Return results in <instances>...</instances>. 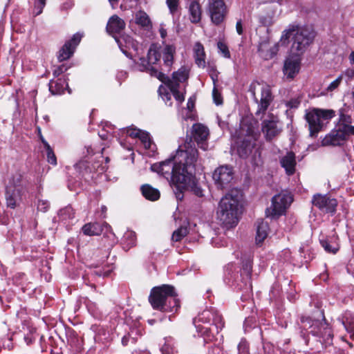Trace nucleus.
Listing matches in <instances>:
<instances>
[{"instance_id": "1", "label": "nucleus", "mask_w": 354, "mask_h": 354, "mask_svg": "<svg viewBox=\"0 0 354 354\" xmlns=\"http://www.w3.org/2000/svg\"><path fill=\"white\" fill-rule=\"evenodd\" d=\"M198 161V151L194 144L186 142L180 146L175 156L165 161L151 165L153 171L157 172L165 178H170L176 186L181 181L188 170V165Z\"/></svg>"}, {"instance_id": "2", "label": "nucleus", "mask_w": 354, "mask_h": 354, "mask_svg": "<svg viewBox=\"0 0 354 354\" xmlns=\"http://www.w3.org/2000/svg\"><path fill=\"white\" fill-rule=\"evenodd\" d=\"M160 60V54L154 47H151L147 53V58H140L138 63L140 71H146L151 75L158 77L170 90L176 100L181 103L185 100V96L179 91L180 83L185 82L189 77V69L185 66L180 67L177 71L173 73L171 78L166 76L160 71L158 62Z\"/></svg>"}, {"instance_id": "3", "label": "nucleus", "mask_w": 354, "mask_h": 354, "mask_svg": "<svg viewBox=\"0 0 354 354\" xmlns=\"http://www.w3.org/2000/svg\"><path fill=\"white\" fill-rule=\"evenodd\" d=\"M242 194L239 190H232L222 198L217 210V218L227 229L235 227L239 223Z\"/></svg>"}, {"instance_id": "4", "label": "nucleus", "mask_w": 354, "mask_h": 354, "mask_svg": "<svg viewBox=\"0 0 354 354\" xmlns=\"http://www.w3.org/2000/svg\"><path fill=\"white\" fill-rule=\"evenodd\" d=\"M149 301L153 309L162 312H176L180 306L175 289L169 285L153 288Z\"/></svg>"}, {"instance_id": "5", "label": "nucleus", "mask_w": 354, "mask_h": 354, "mask_svg": "<svg viewBox=\"0 0 354 354\" xmlns=\"http://www.w3.org/2000/svg\"><path fill=\"white\" fill-rule=\"evenodd\" d=\"M292 37L293 43L291 46V54L301 55L314 38V33L307 28H301L290 25L283 31L281 40H286Z\"/></svg>"}, {"instance_id": "6", "label": "nucleus", "mask_w": 354, "mask_h": 354, "mask_svg": "<svg viewBox=\"0 0 354 354\" xmlns=\"http://www.w3.org/2000/svg\"><path fill=\"white\" fill-rule=\"evenodd\" d=\"M257 136L252 123L243 120L241 123L239 136L236 142L237 153L240 157L246 158L252 153Z\"/></svg>"}, {"instance_id": "7", "label": "nucleus", "mask_w": 354, "mask_h": 354, "mask_svg": "<svg viewBox=\"0 0 354 354\" xmlns=\"http://www.w3.org/2000/svg\"><path fill=\"white\" fill-rule=\"evenodd\" d=\"M335 116V111L332 109H314L306 114V120L308 123L310 136L315 137L324 126V122Z\"/></svg>"}, {"instance_id": "8", "label": "nucleus", "mask_w": 354, "mask_h": 354, "mask_svg": "<svg viewBox=\"0 0 354 354\" xmlns=\"http://www.w3.org/2000/svg\"><path fill=\"white\" fill-rule=\"evenodd\" d=\"M302 327L306 329H310V333L313 335L319 336L325 340L331 339L333 333L328 324L323 319L322 321L313 320L309 317H303L301 319Z\"/></svg>"}, {"instance_id": "9", "label": "nucleus", "mask_w": 354, "mask_h": 354, "mask_svg": "<svg viewBox=\"0 0 354 354\" xmlns=\"http://www.w3.org/2000/svg\"><path fill=\"white\" fill-rule=\"evenodd\" d=\"M201 164L198 160L197 162H194V164L188 165V170L185 175L182 178L181 181L176 186L178 189L180 190H191L194 192V194L198 196H203V190L198 186L196 178L194 176L195 171L197 168L200 167Z\"/></svg>"}, {"instance_id": "10", "label": "nucleus", "mask_w": 354, "mask_h": 354, "mask_svg": "<svg viewBox=\"0 0 354 354\" xmlns=\"http://www.w3.org/2000/svg\"><path fill=\"white\" fill-rule=\"evenodd\" d=\"M292 202V196L288 193H280L272 198V204L266 210L267 217H275L282 215Z\"/></svg>"}, {"instance_id": "11", "label": "nucleus", "mask_w": 354, "mask_h": 354, "mask_svg": "<svg viewBox=\"0 0 354 354\" xmlns=\"http://www.w3.org/2000/svg\"><path fill=\"white\" fill-rule=\"evenodd\" d=\"M207 12L211 22L218 26L225 21L228 14V8L224 0H209L207 5Z\"/></svg>"}, {"instance_id": "12", "label": "nucleus", "mask_w": 354, "mask_h": 354, "mask_svg": "<svg viewBox=\"0 0 354 354\" xmlns=\"http://www.w3.org/2000/svg\"><path fill=\"white\" fill-rule=\"evenodd\" d=\"M232 167L229 165H222L216 168L213 173V179L218 189H225L230 186L233 179Z\"/></svg>"}, {"instance_id": "13", "label": "nucleus", "mask_w": 354, "mask_h": 354, "mask_svg": "<svg viewBox=\"0 0 354 354\" xmlns=\"http://www.w3.org/2000/svg\"><path fill=\"white\" fill-rule=\"evenodd\" d=\"M348 137L344 127H339L332 130L322 141V146H342L347 141Z\"/></svg>"}, {"instance_id": "14", "label": "nucleus", "mask_w": 354, "mask_h": 354, "mask_svg": "<svg viewBox=\"0 0 354 354\" xmlns=\"http://www.w3.org/2000/svg\"><path fill=\"white\" fill-rule=\"evenodd\" d=\"M121 51L128 57L133 59L138 54L139 49L138 44L129 35H122L115 37Z\"/></svg>"}, {"instance_id": "15", "label": "nucleus", "mask_w": 354, "mask_h": 354, "mask_svg": "<svg viewBox=\"0 0 354 354\" xmlns=\"http://www.w3.org/2000/svg\"><path fill=\"white\" fill-rule=\"evenodd\" d=\"M212 319H213L214 324L217 330L218 329H221L223 327L224 323L221 315H214L210 311L205 310L198 315V318L194 319V324H195L197 330L203 335L207 333L208 332V328L201 327V326L197 325L196 323L197 321L203 323L209 322Z\"/></svg>"}, {"instance_id": "16", "label": "nucleus", "mask_w": 354, "mask_h": 354, "mask_svg": "<svg viewBox=\"0 0 354 354\" xmlns=\"http://www.w3.org/2000/svg\"><path fill=\"white\" fill-rule=\"evenodd\" d=\"M279 121L277 116L270 113L268 118L262 122L261 130L267 140H271L278 136L281 131V127L279 126Z\"/></svg>"}, {"instance_id": "17", "label": "nucleus", "mask_w": 354, "mask_h": 354, "mask_svg": "<svg viewBox=\"0 0 354 354\" xmlns=\"http://www.w3.org/2000/svg\"><path fill=\"white\" fill-rule=\"evenodd\" d=\"M301 67L299 55L292 54L284 62L283 72L286 78L292 80L299 73Z\"/></svg>"}, {"instance_id": "18", "label": "nucleus", "mask_w": 354, "mask_h": 354, "mask_svg": "<svg viewBox=\"0 0 354 354\" xmlns=\"http://www.w3.org/2000/svg\"><path fill=\"white\" fill-rule=\"evenodd\" d=\"M255 101L257 104V110L256 111V115L262 116L265 114L268 106L273 100L271 89L269 86L265 85L261 87V97L258 100L254 97Z\"/></svg>"}, {"instance_id": "19", "label": "nucleus", "mask_w": 354, "mask_h": 354, "mask_svg": "<svg viewBox=\"0 0 354 354\" xmlns=\"http://www.w3.org/2000/svg\"><path fill=\"white\" fill-rule=\"evenodd\" d=\"M209 129L202 124H194L192 126V136L201 149L205 151L208 148L207 142L209 137Z\"/></svg>"}, {"instance_id": "20", "label": "nucleus", "mask_w": 354, "mask_h": 354, "mask_svg": "<svg viewBox=\"0 0 354 354\" xmlns=\"http://www.w3.org/2000/svg\"><path fill=\"white\" fill-rule=\"evenodd\" d=\"M313 203L319 209L326 213H333L335 211L337 204L335 198H331L326 195L321 194L314 196Z\"/></svg>"}, {"instance_id": "21", "label": "nucleus", "mask_w": 354, "mask_h": 354, "mask_svg": "<svg viewBox=\"0 0 354 354\" xmlns=\"http://www.w3.org/2000/svg\"><path fill=\"white\" fill-rule=\"evenodd\" d=\"M82 35L75 34L72 39L65 43L64 46L59 50L58 59L62 62L71 57L73 54L76 46L79 44L82 39Z\"/></svg>"}, {"instance_id": "22", "label": "nucleus", "mask_w": 354, "mask_h": 354, "mask_svg": "<svg viewBox=\"0 0 354 354\" xmlns=\"http://www.w3.org/2000/svg\"><path fill=\"white\" fill-rule=\"evenodd\" d=\"M176 48L173 45H166L162 50L160 57L162 58V64L160 65V71H169L174 63V56Z\"/></svg>"}, {"instance_id": "23", "label": "nucleus", "mask_w": 354, "mask_h": 354, "mask_svg": "<svg viewBox=\"0 0 354 354\" xmlns=\"http://www.w3.org/2000/svg\"><path fill=\"white\" fill-rule=\"evenodd\" d=\"M125 26L124 21L115 15L109 19L106 25V31L113 37H116L115 35L120 34L125 28Z\"/></svg>"}, {"instance_id": "24", "label": "nucleus", "mask_w": 354, "mask_h": 354, "mask_svg": "<svg viewBox=\"0 0 354 354\" xmlns=\"http://www.w3.org/2000/svg\"><path fill=\"white\" fill-rule=\"evenodd\" d=\"M21 191L12 189V187H6V201L8 207L15 208L21 201Z\"/></svg>"}, {"instance_id": "25", "label": "nucleus", "mask_w": 354, "mask_h": 354, "mask_svg": "<svg viewBox=\"0 0 354 354\" xmlns=\"http://www.w3.org/2000/svg\"><path fill=\"white\" fill-rule=\"evenodd\" d=\"M281 165L284 168L288 175H292L295 171L296 160L293 152H288L280 160Z\"/></svg>"}, {"instance_id": "26", "label": "nucleus", "mask_w": 354, "mask_h": 354, "mask_svg": "<svg viewBox=\"0 0 354 354\" xmlns=\"http://www.w3.org/2000/svg\"><path fill=\"white\" fill-rule=\"evenodd\" d=\"M26 185V181L24 176L19 172H16L9 178L6 187H12V189L23 192Z\"/></svg>"}, {"instance_id": "27", "label": "nucleus", "mask_w": 354, "mask_h": 354, "mask_svg": "<svg viewBox=\"0 0 354 354\" xmlns=\"http://www.w3.org/2000/svg\"><path fill=\"white\" fill-rule=\"evenodd\" d=\"M189 20L193 24L199 23L201 20L202 10L200 3L193 0L189 5Z\"/></svg>"}, {"instance_id": "28", "label": "nucleus", "mask_w": 354, "mask_h": 354, "mask_svg": "<svg viewBox=\"0 0 354 354\" xmlns=\"http://www.w3.org/2000/svg\"><path fill=\"white\" fill-rule=\"evenodd\" d=\"M135 23L146 30H149L152 28V23L148 15L142 11L139 10L136 12L134 16Z\"/></svg>"}, {"instance_id": "29", "label": "nucleus", "mask_w": 354, "mask_h": 354, "mask_svg": "<svg viewBox=\"0 0 354 354\" xmlns=\"http://www.w3.org/2000/svg\"><path fill=\"white\" fill-rule=\"evenodd\" d=\"M68 88V83L64 79L50 80L49 82V91L53 95H61Z\"/></svg>"}, {"instance_id": "30", "label": "nucleus", "mask_w": 354, "mask_h": 354, "mask_svg": "<svg viewBox=\"0 0 354 354\" xmlns=\"http://www.w3.org/2000/svg\"><path fill=\"white\" fill-rule=\"evenodd\" d=\"M269 230L268 223L263 221H258L257 226L256 243L260 245L268 236Z\"/></svg>"}, {"instance_id": "31", "label": "nucleus", "mask_w": 354, "mask_h": 354, "mask_svg": "<svg viewBox=\"0 0 354 354\" xmlns=\"http://www.w3.org/2000/svg\"><path fill=\"white\" fill-rule=\"evenodd\" d=\"M194 55L195 58V62L198 66L205 68V53L204 47L200 42L196 43L194 46Z\"/></svg>"}, {"instance_id": "32", "label": "nucleus", "mask_w": 354, "mask_h": 354, "mask_svg": "<svg viewBox=\"0 0 354 354\" xmlns=\"http://www.w3.org/2000/svg\"><path fill=\"white\" fill-rule=\"evenodd\" d=\"M142 195L148 200L156 201L160 198V192L157 189L149 185H144L141 187Z\"/></svg>"}, {"instance_id": "33", "label": "nucleus", "mask_w": 354, "mask_h": 354, "mask_svg": "<svg viewBox=\"0 0 354 354\" xmlns=\"http://www.w3.org/2000/svg\"><path fill=\"white\" fill-rule=\"evenodd\" d=\"M102 229L101 225L97 223H89L85 224L82 227V232L85 235L88 236H97L100 234Z\"/></svg>"}, {"instance_id": "34", "label": "nucleus", "mask_w": 354, "mask_h": 354, "mask_svg": "<svg viewBox=\"0 0 354 354\" xmlns=\"http://www.w3.org/2000/svg\"><path fill=\"white\" fill-rule=\"evenodd\" d=\"M251 272H252V263L251 260L250 258H248L243 262L242 268L241 270V277L244 280L245 283L247 284L249 283V286H250V279L251 276Z\"/></svg>"}, {"instance_id": "35", "label": "nucleus", "mask_w": 354, "mask_h": 354, "mask_svg": "<svg viewBox=\"0 0 354 354\" xmlns=\"http://www.w3.org/2000/svg\"><path fill=\"white\" fill-rule=\"evenodd\" d=\"M258 51L260 56L265 59H271L276 53L274 48H270L269 45L266 43L261 44L259 46Z\"/></svg>"}, {"instance_id": "36", "label": "nucleus", "mask_w": 354, "mask_h": 354, "mask_svg": "<svg viewBox=\"0 0 354 354\" xmlns=\"http://www.w3.org/2000/svg\"><path fill=\"white\" fill-rule=\"evenodd\" d=\"M333 239L334 241H328L327 239L320 240V243L327 252L335 254L339 250V245L335 241L336 239L333 238Z\"/></svg>"}, {"instance_id": "37", "label": "nucleus", "mask_w": 354, "mask_h": 354, "mask_svg": "<svg viewBox=\"0 0 354 354\" xmlns=\"http://www.w3.org/2000/svg\"><path fill=\"white\" fill-rule=\"evenodd\" d=\"M122 241L128 249L135 245L136 243V233L133 231L127 230L123 236Z\"/></svg>"}, {"instance_id": "38", "label": "nucleus", "mask_w": 354, "mask_h": 354, "mask_svg": "<svg viewBox=\"0 0 354 354\" xmlns=\"http://www.w3.org/2000/svg\"><path fill=\"white\" fill-rule=\"evenodd\" d=\"M138 138L146 149H150L151 151H154L155 145L152 142V140H151L150 136L148 133L142 131L140 137Z\"/></svg>"}, {"instance_id": "39", "label": "nucleus", "mask_w": 354, "mask_h": 354, "mask_svg": "<svg viewBox=\"0 0 354 354\" xmlns=\"http://www.w3.org/2000/svg\"><path fill=\"white\" fill-rule=\"evenodd\" d=\"M44 147L46 152L48 162L53 165H57L56 156H55L53 149H51L50 146L46 140H44Z\"/></svg>"}, {"instance_id": "40", "label": "nucleus", "mask_w": 354, "mask_h": 354, "mask_svg": "<svg viewBox=\"0 0 354 354\" xmlns=\"http://www.w3.org/2000/svg\"><path fill=\"white\" fill-rule=\"evenodd\" d=\"M187 229L185 227H180L173 232L171 239L174 241H180L187 234Z\"/></svg>"}, {"instance_id": "41", "label": "nucleus", "mask_w": 354, "mask_h": 354, "mask_svg": "<svg viewBox=\"0 0 354 354\" xmlns=\"http://www.w3.org/2000/svg\"><path fill=\"white\" fill-rule=\"evenodd\" d=\"M59 216L62 220L73 218L74 216L73 209L71 206L66 207L59 212Z\"/></svg>"}, {"instance_id": "42", "label": "nucleus", "mask_w": 354, "mask_h": 354, "mask_svg": "<svg viewBox=\"0 0 354 354\" xmlns=\"http://www.w3.org/2000/svg\"><path fill=\"white\" fill-rule=\"evenodd\" d=\"M348 333L354 337V315L346 316V321L342 322Z\"/></svg>"}, {"instance_id": "43", "label": "nucleus", "mask_w": 354, "mask_h": 354, "mask_svg": "<svg viewBox=\"0 0 354 354\" xmlns=\"http://www.w3.org/2000/svg\"><path fill=\"white\" fill-rule=\"evenodd\" d=\"M46 0H35L32 14L34 16L39 15L46 6Z\"/></svg>"}, {"instance_id": "44", "label": "nucleus", "mask_w": 354, "mask_h": 354, "mask_svg": "<svg viewBox=\"0 0 354 354\" xmlns=\"http://www.w3.org/2000/svg\"><path fill=\"white\" fill-rule=\"evenodd\" d=\"M124 132L129 137L131 138H139L140 137L141 133L142 131L138 129L129 127L127 129H125L124 130Z\"/></svg>"}, {"instance_id": "45", "label": "nucleus", "mask_w": 354, "mask_h": 354, "mask_svg": "<svg viewBox=\"0 0 354 354\" xmlns=\"http://www.w3.org/2000/svg\"><path fill=\"white\" fill-rule=\"evenodd\" d=\"M339 122L341 124L339 127L350 125L352 122V118L351 115L344 114L342 111L339 113Z\"/></svg>"}, {"instance_id": "46", "label": "nucleus", "mask_w": 354, "mask_h": 354, "mask_svg": "<svg viewBox=\"0 0 354 354\" xmlns=\"http://www.w3.org/2000/svg\"><path fill=\"white\" fill-rule=\"evenodd\" d=\"M236 268L233 263H229L225 267V274L229 281L232 277H234L233 274Z\"/></svg>"}, {"instance_id": "47", "label": "nucleus", "mask_w": 354, "mask_h": 354, "mask_svg": "<svg viewBox=\"0 0 354 354\" xmlns=\"http://www.w3.org/2000/svg\"><path fill=\"white\" fill-rule=\"evenodd\" d=\"M75 169L80 174H84L87 172L88 170V165L86 160H80L75 165Z\"/></svg>"}, {"instance_id": "48", "label": "nucleus", "mask_w": 354, "mask_h": 354, "mask_svg": "<svg viewBox=\"0 0 354 354\" xmlns=\"http://www.w3.org/2000/svg\"><path fill=\"white\" fill-rule=\"evenodd\" d=\"M160 95H161L162 100L165 101V104L170 106L171 104V102L168 103L171 100V94L169 92H166L165 88L160 87L159 88Z\"/></svg>"}, {"instance_id": "49", "label": "nucleus", "mask_w": 354, "mask_h": 354, "mask_svg": "<svg viewBox=\"0 0 354 354\" xmlns=\"http://www.w3.org/2000/svg\"><path fill=\"white\" fill-rule=\"evenodd\" d=\"M217 46L220 52L223 54V57H225V58H230V53L225 44H224L222 41H218L217 44Z\"/></svg>"}, {"instance_id": "50", "label": "nucleus", "mask_w": 354, "mask_h": 354, "mask_svg": "<svg viewBox=\"0 0 354 354\" xmlns=\"http://www.w3.org/2000/svg\"><path fill=\"white\" fill-rule=\"evenodd\" d=\"M342 80V75H339L337 78H336L333 82H332L327 87L328 91H333L335 90L340 84Z\"/></svg>"}, {"instance_id": "51", "label": "nucleus", "mask_w": 354, "mask_h": 354, "mask_svg": "<svg viewBox=\"0 0 354 354\" xmlns=\"http://www.w3.org/2000/svg\"><path fill=\"white\" fill-rule=\"evenodd\" d=\"M212 96L214 102L216 105H220L223 103L222 96L216 87H214L212 91Z\"/></svg>"}, {"instance_id": "52", "label": "nucleus", "mask_w": 354, "mask_h": 354, "mask_svg": "<svg viewBox=\"0 0 354 354\" xmlns=\"http://www.w3.org/2000/svg\"><path fill=\"white\" fill-rule=\"evenodd\" d=\"M166 3L171 13H174L177 10L179 0H167Z\"/></svg>"}, {"instance_id": "53", "label": "nucleus", "mask_w": 354, "mask_h": 354, "mask_svg": "<svg viewBox=\"0 0 354 354\" xmlns=\"http://www.w3.org/2000/svg\"><path fill=\"white\" fill-rule=\"evenodd\" d=\"M49 208V203L47 201L44 200H39L37 202V209L38 210L45 212Z\"/></svg>"}, {"instance_id": "54", "label": "nucleus", "mask_w": 354, "mask_h": 354, "mask_svg": "<svg viewBox=\"0 0 354 354\" xmlns=\"http://www.w3.org/2000/svg\"><path fill=\"white\" fill-rule=\"evenodd\" d=\"M239 354H248V346L245 342H241L238 345Z\"/></svg>"}, {"instance_id": "55", "label": "nucleus", "mask_w": 354, "mask_h": 354, "mask_svg": "<svg viewBox=\"0 0 354 354\" xmlns=\"http://www.w3.org/2000/svg\"><path fill=\"white\" fill-rule=\"evenodd\" d=\"M173 348L168 343L165 344L161 348L162 354H173Z\"/></svg>"}, {"instance_id": "56", "label": "nucleus", "mask_w": 354, "mask_h": 354, "mask_svg": "<svg viewBox=\"0 0 354 354\" xmlns=\"http://www.w3.org/2000/svg\"><path fill=\"white\" fill-rule=\"evenodd\" d=\"M344 129L346 130L347 137L348 138L349 135H354V126L352 125H345L343 126Z\"/></svg>"}, {"instance_id": "57", "label": "nucleus", "mask_w": 354, "mask_h": 354, "mask_svg": "<svg viewBox=\"0 0 354 354\" xmlns=\"http://www.w3.org/2000/svg\"><path fill=\"white\" fill-rule=\"evenodd\" d=\"M236 30L239 35H242L243 32V28L241 20H239L236 24Z\"/></svg>"}, {"instance_id": "58", "label": "nucleus", "mask_w": 354, "mask_h": 354, "mask_svg": "<svg viewBox=\"0 0 354 354\" xmlns=\"http://www.w3.org/2000/svg\"><path fill=\"white\" fill-rule=\"evenodd\" d=\"M65 70L66 69H65L64 66H60L57 67L56 69L54 70L53 75H54V76L57 77L60 74L64 73Z\"/></svg>"}, {"instance_id": "59", "label": "nucleus", "mask_w": 354, "mask_h": 354, "mask_svg": "<svg viewBox=\"0 0 354 354\" xmlns=\"http://www.w3.org/2000/svg\"><path fill=\"white\" fill-rule=\"evenodd\" d=\"M300 103V101L298 100H291L288 102V105L290 108H297Z\"/></svg>"}, {"instance_id": "60", "label": "nucleus", "mask_w": 354, "mask_h": 354, "mask_svg": "<svg viewBox=\"0 0 354 354\" xmlns=\"http://www.w3.org/2000/svg\"><path fill=\"white\" fill-rule=\"evenodd\" d=\"M187 109L191 111L194 106V100L190 97L188 101H187Z\"/></svg>"}, {"instance_id": "61", "label": "nucleus", "mask_w": 354, "mask_h": 354, "mask_svg": "<svg viewBox=\"0 0 354 354\" xmlns=\"http://www.w3.org/2000/svg\"><path fill=\"white\" fill-rule=\"evenodd\" d=\"M159 32H160V36L162 39L166 37L167 30L164 28L160 27V28L159 29Z\"/></svg>"}, {"instance_id": "62", "label": "nucleus", "mask_w": 354, "mask_h": 354, "mask_svg": "<svg viewBox=\"0 0 354 354\" xmlns=\"http://www.w3.org/2000/svg\"><path fill=\"white\" fill-rule=\"evenodd\" d=\"M346 75L348 77H353L354 76V71L353 70H348L346 72Z\"/></svg>"}, {"instance_id": "63", "label": "nucleus", "mask_w": 354, "mask_h": 354, "mask_svg": "<svg viewBox=\"0 0 354 354\" xmlns=\"http://www.w3.org/2000/svg\"><path fill=\"white\" fill-rule=\"evenodd\" d=\"M118 1L119 0H109V3H111V5L113 8H114L115 6H116L118 4Z\"/></svg>"}, {"instance_id": "64", "label": "nucleus", "mask_w": 354, "mask_h": 354, "mask_svg": "<svg viewBox=\"0 0 354 354\" xmlns=\"http://www.w3.org/2000/svg\"><path fill=\"white\" fill-rule=\"evenodd\" d=\"M133 354H149L148 352L147 351H136L133 353Z\"/></svg>"}]
</instances>
